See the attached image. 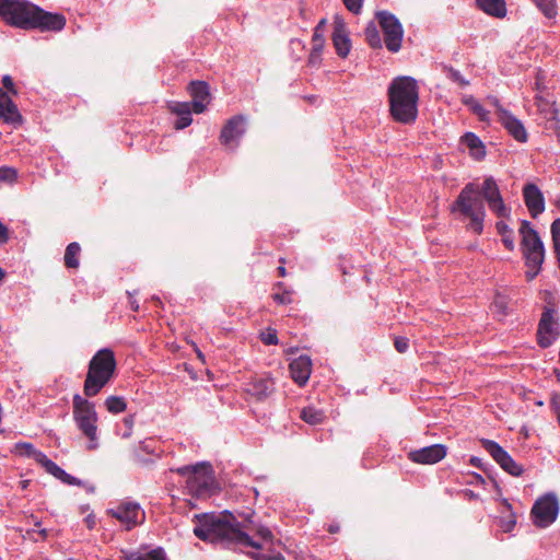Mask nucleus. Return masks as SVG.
I'll return each instance as SVG.
<instances>
[{
	"instance_id": "nucleus-1",
	"label": "nucleus",
	"mask_w": 560,
	"mask_h": 560,
	"mask_svg": "<svg viewBox=\"0 0 560 560\" xmlns=\"http://www.w3.org/2000/svg\"><path fill=\"white\" fill-rule=\"evenodd\" d=\"M254 512L234 515L229 511L221 514H203L198 517L194 534L203 541L220 542L229 548H253L248 555L255 560H285L273 549V535L268 527L256 524Z\"/></svg>"
},
{
	"instance_id": "nucleus-2",
	"label": "nucleus",
	"mask_w": 560,
	"mask_h": 560,
	"mask_svg": "<svg viewBox=\"0 0 560 560\" xmlns=\"http://www.w3.org/2000/svg\"><path fill=\"white\" fill-rule=\"evenodd\" d=\"M479 195H482L489 209L498 218L508 219L511 214L492 176H487L481 187L475 183L466 184L451 206V212L458 213L462 219H468L467 228L476 234L482 233L486 218L485 206Z\"/></svg>"
},
{
	"instance_id": "nucleus-3",
	"label": "nucleus",
	"mask_w": 560,
	"mask_h": 560,
	"mask_svg": "<svg viewBox=\"0 0 560 560\" xmlns=\"http://www.w3.org/2000/svg\"><path fill=\"white\" fill-rule=\"evenodd\" d=\"M0 19L20 30L61 31L66 19L50 13L28 0H0Z\"/></svg>"
},
{
	"instance_id": "nucleus-4",
	"label": "nucleus",
	"mask_w": 560,
	"mask_h": 560,
	"mask_svg": "<svg viewBox=\"0 0 560 560\" xmlns=\"http://www.w3.org/2000/svg\"><path fill=\"white\" fill-rule=\"evenodd\" d=\"M419 88L411 77H397L388 86L389 112L394 120L411 124L418 116Z\"/></svg>"
},
{
	"instance_id": "nucleus-5",
	"label": "nucleus",
	"mask_w": 560,
	"mask_h": 560,
	"mask_svg": "<svg viewBox=\"0 0 560 560\" xmlns=\"http://www.w3.org/2000/svg\"><path fill=\"white\" fill-rule=\"evenodd\" d=\"M116 370L114 352L104 348L98 350L89 363L83 392L86 397L96 396L110 381Z\"/></svg>"
},
{
	"instance_id": "nucleus-6",
	"label": "nucleus",
	"mask_w": 560,
	"mask_h": 560,
	"mask_svg": "<svg viewBox=\"0 0 560 560\" xmlns=\"http://www.w3.org/2000/svg\"><path fill=\"white\" fill-rule=\"evenodd\" d=\"M175 471L186 477V489L195 498H208L217 491L214 471L210 463L201 462L196 465L182 466Z\"/></svg>"
},
{
	"instance_id": "nucleus-7",
	"label": "nucleus",
	"mask_w": 560,
	"mask_h": 560,
	"mask_svg": "<svg viewBox=\"0 0 560 560\" xmlns=\"http://www.w3.org/2000/svg\"><path fill=\"white\" fill-rule=\"evenodd\" d=\"M521 246L528 270L525 272L527 281H532L541 269L545 260V246L537 231L527 220L521 222Z\"/></svg>"
},
{
	"instance_id": "nucleus-8",
	"label": "nucleus",
	"mask_w": 560,
	"mask_h": 560,
	"mask_svg": "<svg viewBox=\"0 0 560 560\" xmlns=\"http://www.w3.org/2000/svg\"><path fill=\"white\" fill-rule=\"evenodd\" d=\"M73 420L89 440L88 450L93 451L98 447L97 436V412L93 402L83 398L81 395L73 396Z\"/></svg>"
},
{
	"instance_id": "nucleus-9",
	"label": "nucleus",
	"mask_w": 560,
	"mask_h": 560,
	"mask_svg": "<svg viewBox=\"0 0 560 560\" xmlns=\"http://www.w3.org/2000/svg\"><path fill=\"white\" fill-rule=\"evenodd\" d=\"M107 515L116 518L125 530H131L145 521V513L141 505L132 500L126 499L115 506L106 510Z\"/></svg>"
},
{
	"instance_id": "nucleus-10",
	"label": "nucleus",
	"mask_w": 560,
	"mask_h": 560,
	"mask_svg": "<svg viewBox=\"0 0 560 560\" xmlns=\"http://www.w3.org/2000/svg\"><path fill=\"white\" fill-rule=\"evenodd\" d=\"M533 523L540 528L551 525L559 514V501L555 493L538 498L532 508Z\"/></svg>"
},
{
	"instance_id": "nucleus-11",
	"label": "nucleus",
	"mask_w": 560,
	"mask_h": 560,
	"mask_svg": "<svg viewBox=\"0 0 560 560\" xmlns=\"http://www.w3.org/2000/svg\"><path fill=\"white\" fill-rule=\"evenodd\" d=\"M378 22L384 32V42L386 48L392 52H397L401 47L402 26L398 19L387 11L377 13Z\"/></svg>"
},
{
	"instance_id": "nucleus-12",
	"label": "nucleus",
	"mask_w": 560,
	"mask_h": 560,
	"mask_svg": "<svg viewBox=\"0 0 560 560\" xmlns=\"http://www.w3.org/2000/svg\"><path fill=\"white\" fill-rule=\"evenodd\" d=\"M556 311L551 306H546L541 314L538 325V343L542 348L550 347L560 335V327L555 318Z\"/></svg>"
},
{
	"instance_id": "nucleus-13",
	"label": "nucleus",
	"mask_w": 560,
	"mask_h": 560,
	"mask_svg": "<svg viewBox=\"0 0 560 560\" xmlns=\"http://www.w3.org/2000/svg\"><path fill=\"white\" fill-rule=\"evenodd\" d=\"M481 445L503 470L515 477L522 475L523 467L517 464L500 444L492 440L485 439L481 440Z\"/></svg>"
},
{
	"instance_id": "nucleus-14",
	"label": "nucleus",
	"mask_w": 560,
	"mask_h": 560,
	"mask_svg": "<svg viewBox=\"0 0 560 560\" xmlns=\"http://www.w3.org/2000/svg\"><path fill=\"white\" fill-rule=\"evenodd\" d=\"M246 131V119L243 115L230 118L223 126L220 133L222 144L235 149Z\"/></svg>"
},
{
	"instance_id": "nucleus-15",
	"label": "nucleus",
	"mask_w": 560,
	"mask_h": 560,
	"mask_svg": "<svg viewBox=\"0 0 560 560\" xmlns=\"http://www.w3.org/2000/svg\"><path fill=\"white\" fill-rule=\"evenodd\" d=\"M523 198L532 218L536 219L545 211V197L536 184L527 183L524 185Z\"/></svg>"
},
{
	"instance_id": "nucleus-16",
	"label": "nucleus",
	"mask_w": 560,
	"mask_h": 560,
	"mask_svg": "<svg viewBox=\"0 0 560 560\" xmlns=\"http://www.w3.org/2000/svg\"><path fill=\"white\" fill-rule=\"evenodd\" d=\"M502 118L499 122L506 132L517 142L525 143L528 140V132L521 119L513 115L510 110H501Z\"/></svg>"
},
{
	"instance_id": "nucleus-17",
	"label": "nucleus",
	"mask_w": 560,
	"mask_h": 560,
	"mask_svg": "<svg viewBox=\"0 0 560 560\" xmlns=\"http://www.w3.org/2000/svg\"><path fill=\"white\" fill-rule=\"evenodd\" d=\"M446 456V447L442 444H433L409 453L413 463L431 465L442 460Z\"/></svg>"
},
{
	"instance_id": "nucleus-18",
	"label": "nucleus",
	"mask_w": 560,
	"mask_h": 560,
	"mask_svg": "<svg viewBox=\"0 0 560 560\" xmlns=\"http://www.w3.org/2000/svg\"><path fill=\"white\" fill-rule=\"evenodd\" d=\"M245 390L256 399L262 400L275 392V382L268 375H256L246 383Z\"/></svg>"
},
{
	"instance_id": "nucleus-19",
	"label": "nucleus",
	"mask_w": 560,
	"mask_h": 560,
	"mask_svg": "<svg viewBox=\"0 0 560 560\" xmlns=\"http://www.w3.org/2000/svg\"><path fill=\"white\" fill-rule=\"evenodd\" d=\"M188 90L192 97V110L196 114L203 113L210 103L209 85L203 81H192Z\"/></svg>"
},
{
	"instance_id": "nucleus-20",
	"label": "nucleus",
	"mask_w": 560,
	"mask_h": 560,
	"mask_svg": "<svg viewBox=\"0 0 560 560\" xmlns=\"http://www.w3.org/2000/svg\"><path fill=\"white\" fill-rule=\"evenodd\" d=\"M0 119L5 124L19 125L22 116L8 93L0 88Z\"/></svg>"
},
{
	"instance_id": "nucleus-21",
	"label": "nucleus",
	"mask_w": 560,
	"mask_h": 560,
	"mask_svg": "<svg viewBox=\"0 0 560 560\" xmlns=\"http://www.w3.org/2000/svg\"><path fill=\"white\" fill-rule=\"evenodd\" d=\"M312 372V361L307 355H300L290 363V373L293 381L303 386L307 383Z\"/></svg>"
},
{
	"instance_id": "nucleus-22",
	"label": "nucleus",
	"mask_w": 560,
	"mask_h": 560,
	"mask_svg": "<svg viewBox=\"0 0 560 560\" xmlns=\"http://www.w3.org/2000/svg\"><path fill=\"white\" fill-rule=\"evenodd\" d=\"M332 43L339 57L346 58L349 55L351 40L346 25L342 22H336L334 25Z\"/></svg>"
},
{
	"instance_id": "nucleus-23",
	"label": "nucleus",
	"mask_w": 560,
	"mask_h": 560,
	"mask_svg": "<svg viewBox=\"0 0 560 560\" xmlns=\"http://www.w3.org/2000/svg\"><path fill=\"white\" fill-rule=\"evenodd\" d=\"M460 142L469 150V155L476 160L481 161L486 156V147L480 138L474 132H466L460 138Z\"/></svg>"
},
{
	"instance_id": "nucleus-24",
	"label": "nucleus",
	"mask_w": 560,
	"mask_h": 560,
	"mask_svg": "<svg viewBox=\"0 0 560 560\" xmlns=\"http://www.w3.org/2000/svg\"><path fill=\"white\" fill-rule=\"evenodd\" d=\"M172 113L177 115V120L175 121V128L180 130L188 127L192 122L191 110L192 105L188 102H176L170 106Z\"/></svg>"
},
{
	"instance_id": "nucleus-25",
	"label": "nucleus",
	"mask_w": 560,
	"mask_h": 560,
	"mask_svg": "<svg viewBox=\"0 0 560 560\" xmlns=\"http://www.w3.org/2000/svg\"><path fill=\"white\" fill-rule=\"evenodd\" d=\"M477 4L488 15L499 19L506 15L505 0H477Z\"/></svg>"
},
{
	"instance_id": "nucleus-26",
	"label": "nucleus",
	"mask_w": 560,
	"mask_h": 560,
	"mask_svg": "<svg viewBox=\"0 0 560 560\" xmlns=\"http://www.w3.org/2000/svg\"><path fill=\"white\" fill-rule=\"evenodd\" d=\"M502 515L499 517L498 524L504 533H510L516 525V515L512 510L511 503L506 499H502Z\"/></svg>"
},
{
	"instance_id": "nucleus-27",
	"label": "nucleus",
	"mask_w": 560,
	"mask_h": 560,
	"mask_svg": "<svg viewBox=\"0 0 560 560\" xmlns=\"http://www.w3.org/2000/svg\"><path fill=\"white\" fill-rule=\"evenodd\" d=\"M462 102L479 118V120L490 122V112L487 110L472 95H464Z\"/></svg>"
},
{
	"instance_id": "nucleus-28",
	"label": "nucleus",
	"mask_w": 560,
	"mask_h": 560,
	"mask_svg": "<svg viewBox=\"0 0 560 560\" xmlns=\"http://www.w3.org/2000/svg\"><path fill=\"white\" fill-rule=\"evenodd\" d=\"M37 456H39V458H40L39 465H42L48 474L52 475L55 478H57L61 482H63L68 472L66 470H63L61 467H59L50 458H48L46 454H37Z\"/></svg>"
},
{
	"instance_id": "nucleus-29",
	"label": "nucleus",
	"mask_w": 560,
	"mask_h": 560,
	"mask_svg": "<svg viewBox=\"0 0 560 560\" xmlns=\"http://www.w3.org/2000/svg\"><path fill=\"white\" fill-rule=\"evenodd\" d=\"M37 456H39V458H40L39 465H42L48 474L52 475L55 478H57L61 482H63L68 472L66 470H63L61 467H59L50 458H48L46 454H37Z\"/></svg>"
},
{
	"instance_id": "nucleus-30",
	"label": "nucleus",
	"mask_w": 560,
	"mask_h": 560,
	"mask_svg": "<svg viewBox=\"0 0 560 560\" xmlns=\"http://www.w3.org/2000/svg\"><path fill=\"white\" fill-rule=\"evenodd\" d=\"M37 456H39V458H40L39 465H42L48 474L52 475L55 478H57L61 482H63L68 472L66 470H63L61 467H59L50 458H48L46 454H37Z\"/></svg>"
},
{
	"instance_id": "nucleus-31",
	"label": "nucleus",
	"mask_w": 560,
	"mask_h": 560,
	"mask_svg": "<svg viewBox=\"0 0 560 560\" xmlns=\"http://www.w3.org/2000/svg\"><path fill=\"white\" fill-rule=\"evenodd\" d=\"M37 456H39V458H40L39 465H42L48 474L52 475L55 478H57L61 482H63L68 472L66 470H63L61 467H59L50 458H48L46 454H37Z\"/></svg>"
},
{
	"instance_id": "nucleus-32",
	"label": "nucleus",
	"mask_w": 560,
	"mask_h": 560,
	"mask_svg": "<svg viewBox=\"0 0 560 560\" xmlns=\"http://www.w3.org/2000/svg\"><path fill=\"white\" fill-rule=\"evenodd\" d=\"M81 247L77 242L70 243L65 252V265L67 268L75 269L79 267V255Z\"/></svg>"
},
{
	"instance_id": "nucleus-33",
	"label": "nucleus",
	"mask_w": 560,
	"mask_h": 560,
	"mask_svg": "<svg viewBox=\"0 0 560 560\" xmlns=\"http://www.w3.org/2000/svg\"><path fill=\"white\" fill-rule=\"evenodd\" d=\"M498 233L502 237V242L504 246L509 250L514 249V233L513 230L504 222V221H498L495 224Z\"/></svg>"
},
{
	"instance_id": "nucleus-34",
	"label": "nucleus",
	"mask_w": 560,
	"mask_h": 560,
	"mask_svg": "<svg viewBox=\"0 0 560 560\" xmlns=\"http://www.w3.org/2000/svg\"><path fill=\"white\" fill-rule=\"evenodd\" d=\"M14 453L21 456L34 458L39 464V456L37 454H44L34 447L33 444L27 442H19L14 445Z\"/></svg>"
},
{
	"instance_id": "nucleus-35",
	"label": "nucleus",
	"mask_w": 560,
	"mask_h": 560,
	"mask_svg": "<svg viewBox=\"0 0 560 560\" xmlns=\"http://www.w3.org/2000/svg\"><path fill=\"white\" fill-rule=\"evenodd\" d=\"M303 421L310 424H318L324 420V412L315 407H305L301 411Z\"/></svg>"
},
{
	"instance_id": "nucleus-36",
	"label": "nucleus",
	"mask_w": 560,
	"mask_h": 560,
	"mask_svg": "<svg viewBox=\"0 0 560 560\" xmlns=\"http://www.w3.org/2000/svg\"><path fill=\"white\" fill-rule=\"evenodd\" d=\"M165 555L164 551L159 548L151 550L150 552L142 555L139 552H130L126 556V560H164Z\"/></svg>"
},
{
	"instance_id": "nucleus-37",
	"label": "nucleus",
	"mask_w": 560,
	"mask_h": 560,
	"mask_svg": "<svg viewBox=\"0 0 560 560\" xmlns=\"http://www.w3.org/2000/svg\"><path fill=\"white\" fill-rule=\"evenodd\" d=\"M537 8L541 11V13L548 18L552 19L557 15V3L556 0H533Z\"/></svg>"
},
{
	"instance_id": "nucleus-38",
	"label": "nucleus",
	"mask_w": 560,
	"mask_h": 560,
	"mask_svg": "<svg viewBox=\"0 0 560 560\" xmlns=\"http://www.w3.org/2000/svg\"><path fill=\"white\" fill-rule=\"evenodd\" d=\"M105 406L110 413H120L127 408L125 399L118 396H109L106 398Z\"/></svg>"
},
{
	"instance_id": "nucleus-39",
	"label": "nucleus",
	"mask_w": 560,
	"mask_h": 560,
	"mask_svg": "<svg viewBox=\"0 0 560 560\" xmlns=\"http://www.w3.org/2000/svg\"><path fill=\"white\" fill-rule=\"evenodd\" d=\"M443 72L445 73L447 79L457 83L460 88H466L469 85V81L465 79L464 75L453 67L443 66Z\"/></svg>"
},
{
	"instance_id": "nucleus-40",
	"label": "nucleus",
	"mask_w": 560,
	"mask_h": 560,
	"mask_svg": "<svg viewBox=\"0 0 560 560\" xmlns=\"http://www.w3.org/2000/svg\"><path fill=\"white\" fill-rule=\"evenodd\" d=\"M551 236L553 242L555 252L557 254L560 267V218L556 219L551 224Z\"/></svg>"
},
{
	"instance_id": "nucleus-41",
	"label": "nucleus",
	"mask_w": 560,
	"mask_h": 560,
	"mask_svg": "<svg viewBox=\"0 0 560 560\" xmlns=\"http://www.w3.org/2000/svg\"><path fill=\"white\" fill-rule=\"evenodd\" d=\"M366 40L373 48H378L382 45L381 36L374 24H370L365 30Z\"/></svg>"
},
{
	"instance_id": "nucleus-42",
	"label": "nucleus",
	"mask_w": 560,
	"mask_h": 560,
	"mask_svg": "<svg viewBox=\"0 0 560 560\" xmlns=\"http://www.w3.org/2000/svg\"><path fill=\"white\" fill-rule=\"evenodd\" d=\"M18 179V171L11 166H0V183L13 184Z\"/></svg>"
},
{
	"instance_id": "nucleus-43",
	"label": "nucleus",
	"mask_w": 560,
	"mask_h": 560,
	"mask_svg": "<svg viewBox=\"0 0 560 560\" xmlns=\"http://www.w3.org/2000/svg\"><path fill=\"white\" fill-rule=\"evenodd\" d=\"M277 288H278V289H283V291H282V292H276V293H273V294H272V299H273V301H275L276 303H278V304H282V305H287V304L292 303V298H291L292 292H291V291H289V290H285V289H284V285H283V283H282V282H279V283L277 284Z\"/></svg>"
},
{
	"instance_id": "nucleus-44",
	"label": "nucleus",
	"mask_w": 560,
	"mask_h": 560,
	"mask_svg": "<svg viewBox=\"0 0 560 560\" xmlns=\"http://www.w3.org/2000/svg\"><path fill=\"white\" fill-rule=\"evenodd\" d=\"M63 483L68 485V486L83 487L88 493H94V491H95V487L93 485L86 483L83 480H81L70 474L67 475V477L63 480Z\"/></svg>"
},
{
	"instance_id": "nucleus-45",
	"label": "nucleus",
	"mask_w": 560,
	"mask_h": 560,
	"mask_svg": "<svg viewBox=\"0 0 560 560\" xmlns=\"http://www.w3.org/2000/svg\"><path fill=\"white\" fill-rule=\"evenodd\" d=\"M325 20H322L316 26L313 34V50L314 52H322L324 46V37L320 33V27L324 25Z\"/></svg>"
},
{
	"instance_id": "nucleus-46",
	"label": "nucleus",
	"mask_w": 560,
	"mask_h": 560,
	"mask_svg": "<svg viewBox=\"0 0 560 560\" xmlns=\"http://www.w3.org/2000/svg\"><path fill=\"white\" fill-rule=\"evenodd\" d=\"M487 101L490 105H492L494 107L498 120H500L502 118L501 110H508V109L502 106V104L500 103V101L497 96L490 95L487 97Z\"/></svg>"
},
{
	"instance_id": "nucleus-47",
	"label": "nucleus",
	"mask_w": 560,
	"mask_h": 560,
	"mask_svg": "<svg viewBox=\"0 0 560 560\" xmlns=\"http://www.w3.org/2000/svg\"><path fill=\"white\" fill-rule=\"evenodd\" d=\"M343 3L350 12L359 14L362 9L363 0H343Z\"/></svg>"
},
{
	"instance_id": "nucleus-48",
	"label": "nucleus",
	"mask_w": 560,
	"mask_h": 560,
	"mask_svg": "<svg viewBox=\"0 0 560 560\" xmlns=\"http://www.w3.org/2000/svg\"><path fill=\"white\" fill-rule=\"evenodd\" d=\"M395 348L399 353H405L409 348V340L405 337L396 338Z\"/></svg>"
},
{
	"instance_id": "nucleus-49",
	"label": "nucleus",
	"mask_w": 560,
	"mask_h": 560,
	"mask_svg": "<svg viewBox=\"0 0 560 560\" xmlns=\"http://www.w3.org/2000/svg\"><path fill=\"white\" fill-rule=\"evenodd\" d=\"M261 340L265 345H277L278 343V337L276 331H269L267 334H262Z\"/></svg>"
},
{
	"instance_id": "nucleus-50",
	"label": "nucleus",
	"mask_w": 560,
	"mask_h": 560,
	"mask_svg": "<svg viewBox=\"0 0 560 560\" xmlns=\"http://www.w3.org/2000/svg\"><path fill=\"white\" fill-rule=\"evenodd\" d=\"M2 84L8 90V92H10L12 94H16L14 82H13L11 75H9V74L3 75Z\"/></svg>"
},
{
	"instance_id": "nucleus-51",
	"label": "nucleus",
	"mask_w": 560,
	"mask_h": 560,
	"mask_svg": "<svg viewBox=\"0 0 560 560\" xmlns=\"http://www.w3.org/2000/svg\"><path fill=\"white\" fill-rule=\"evenodd\" d=\"M9 240L8 228L0 221V245L5 244Z\"/></svg>"
},
{
	"instance_id": "nucleus-52",
	"label": "nucleus",
	"mask_w": 560,
	"mask_h": 560,
	"mask_svg": "<svg viewBox=\"0 0 560 560\" xmlns=\"http://www.w3.org/2000/svg\"><path fill=\"white\" fill-rule=\"evenodd\" d=\"M84 522L88 526L89 529H93L96 525V521H95V516L94 514H89L85 518H84Z\"/></svg>"
},
{
	"instance_id": "nucleus-53",
	"label": "nucleus",
	"mask_w": 560,
	"mask_h": 560,
	"mask_svg": "<svg viewBox=\"0 0 560 560\" xmlns=\"http://www.w3.org/2000/svg\"><path fill=\"white\" fill-rule=\"evenodd\" d=\"M124 425L128 429H132L133 427V417L132 416H128L124 419Z\"/></svg>"
},
{
	"instance_id": "nucleus-54",
	"label": "nucleus",
	"mask_w": 560,
	"mask_h": 560,
	"mask_svg": "<svg viewBox=\"0 0 560 560\" xmlns=\"http://www.w3.org/2000/svg\"><path fill=\"white\" fill-rule=\"evenodd\" d=\"M494 304H495V306H497V307H499V308H501V310H504V308L506 307L505 302H504L503 300H501V298H500V296H498V298L495 299Z\"/></svg>"
},
{
	"instance_id": "nucleus-55",
	"label": "nucleus",
	"mask_w": 560,
	"mask_h": 560,
	"mask_svg": "<svg viewBox=\"0 0 560 560\" xmlns=\"http://www.w3.org/2000/svg\"><path fill=\"white\" fill-rule=\"evenodd\" d=\"M132 434V429L126 428L124 432L120 433L122 439H129Z\"/></svg>"
},
{
	"instance_id": "nucleus-56",
	"label": "nucleus",
	"mask_w": 560,
	"mask_h": 560,
	"mask_svg": "<svg viewBox=\"0 0 560 560\" xmlns=\"http://www.w3.org/2000/svg\"><path fill=\"white\" fill-rule=\"evenodd\" d=\"M320 56V52H314V50H312V54L310 56V62H315L316 58H318Z\"/></svg>"
},
{
	"instance_id": "nucleus-57",
	"label": "nucleus",
	"mask_w": 560,
	"mask_h": 560,
	"mask_svg": "<svg viewBox=\"0 0 560 560\" xmlns=\"http://www.w3.org/2000/svg\"><path fill=\"white\" fill-rule=\"evenodd\" d=\"M130 306H131L132 311H138L139 310V304L135 300H130Z\"/></svg>"
},
{
	"instance_id": "nucleus-58",
	"label": "nucleus",
	"mask_w": 560,
	"mask_h": 560,
	"mask_svg": "<svg viewBox=\"0 0 560 560\" xmlns=\"http://www.w3.org/2000/svg\"><path fill=\"white\" fill-rule=\"evenodd\" d=\"M278 273L280 277H284L287 273L285 268L283 266L278 267Z\"/></svg>"
},
{
	"instance_id": "nucleus-59",
	"label": "nucleus",
	"mask_w": 560,
	"mask_h": 560,
	"mask_svg": "<svg viewBox=\"0 0 560 560\" xmlns=\"http://www.w3.org/2000/svg\"><path fill=\"white\" fill-rule=\"evenodd\" d=\"M480 462H481V459H480V458H477V457H472V458H471V464H472L474 466L479 467Z\"/></svg>"
},
{
	"instance_id": "nucleus-60",
	"label": "nucleus",
	"mask_w": 560,
	"mask_h": 560,
	"mask_svg": "<svg viewBox=\"0 0 560 560\" xmlns=\"http://www.w3.org/2000/svg\"><path fill=\"white\" fill-rule=\"evenodd\" d=\"M329 532L330 533H336V532H338V527L337 526H330L329 527Z\"/></svg>"
},
{
	"instance_id": "nucleus-61",
	"label": "nucleus",
	"mask_w": 560,
	"mask_h": 560,
	"mask_svg": "<svg viewBox=\"0 0 560 560\" xmlns=\"http://www.w3.org/2000/svg\"><path fill=\"white\" fill-rule=\"evenodd\" d=\"M39 533H40V535H42L43 537H46V536H47V530H46V529H42Z\"/></svg>"
},
{
	"instance_id": "nucleus-62",
	"label": "nucleus",
	"mask_w": 560,
	"mask_h": 560,
	"mask_svg": "<svg viewBox=\"0 0 560 560\" xmlns=\"http://www.w3.org/2000/svg\"><path fill=\"white\" fill-rule=\"evenodd\" d=\"M4 278V272L3 270L0 268V282L2 281V279Z\"/></svg>"
},
{
	"instance_id": "nucleus-63",
	"label": "nucleus",
	"mask_w": 560,
	"mask_h": 560,
	"mask_svg": "<svg viewBox=\"0 0 560 560\" xmlns=\"http://www.w3.org/2000/svg\"><path fill=\"white\" fill-rule=\"evenodd\" d=\"M556 206L557 208L560 210V197L558 198L557 202H556Z\"/></svg>"
},
{
	"instance_id": "nucleus-64",
	"label": "nucleus",
	"mask_w": 560,
	"mask_h": 560,
	"mask_svg": "<svg viewBox=\"0 0 560 560\" xmlns=\"http://www.w3.org/2000/svg\"><path fill=\"white\" fill-rule=\"evenodd\" d=\"M34 524H35V526H39V525H40V522H39V521H37V520H35Z\"/></svg>"
}]
</instances>
